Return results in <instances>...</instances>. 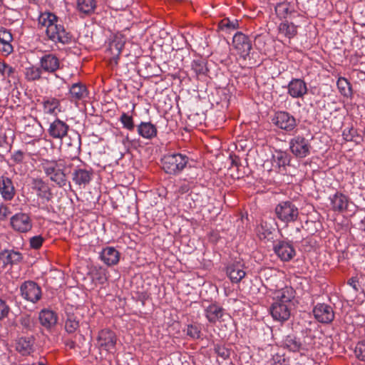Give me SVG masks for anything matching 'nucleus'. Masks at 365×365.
<instances>
[{
	"mask_svg": "<svg viewBox=\"0 0 365 365\" xmlns=\"http://www.w3.org/2000/svg\"><path fill=\"white\" fill-rule=\"evenodd\" d=\"M347 283L351 287H352L356 292H358L359 290V287L360 286H359V280H358V279L356 277H351V278H350L348 280Z\"/></svg>",
	"mask_w": 365,
	"mask_h": 365,
	"instance_id": "nucleus-57",
	"label": "nucleus"
},
{
	"mask_svg": "<svg viewBox=\"0 0 365 365\" xmlns=\"http://www.w3.org/2000/svg\"><path fill=\"white\" fill-rule=\"evenodd\" d=\"M19 322L24 329L31 330L34 327V319L29 314H24L21 317Z\"/></svg>",
	"mask_w": 365,
	"mask_h": 365,
	"instance_id": "nucleus-47",
	"label": "nucleus"
},
{
	"mask_svg": "<svg viewBox=\"0 0 365 365\" xmlns=\"http://www.w3.org/2000/svg\"><path fill=\"white\" fill-rule=\"evenodd\" d=\"M101 259L108 266L118 264L120 259V253L114 247H107L101 253Z\"/></svg>",
	"mask_w": 365,
	"mask_h": 365,
	"instance_id": "nucleus-27",
	"label": "nucleus"
},
{
	"mask_svg": "<svg viewBox=\"0 0 365 365\" xmlns=\"http://www.w3.org/2000/svg\"><path fill=\"white\" fill-rule=\"evenodd\" d=\"M215 352L223 359H227L230 356V350L223 345L215 344L214 346Z\"/></svg>",
	"mask_w": 365,
	"mask_h": 365,
	"instance_id": "nucleus-48",
	"label": "nucleus"
},
{
	"mask_svg": "<svg viewBox=\"0 0 365 365\" xmlns=\"http://www.w3.org/2000/svg\"><path fill=\"white\" fill-rule=\"evenodd\" d=\"M75 136H76V140H75L74 143H68V145H70V146L73 145L78 150H79L80 149V146H81V136L78 134H77V133L75 135Z\"/></svg>",
	"mask_w": 365,
	"mask_h": 365,
	"instance_id": "nucleus-59",
	"label": "nucleus"
},
{
	"mask_svg": "<svg viewBox=\"0 0 365 365\" xmlns=\"http://www.w3.org/2000/svg\"><path fill=\"white\" fill-rule=\"evenodd\" d=\"M93 175L92 168H77L73 172L72 180L79 187H85L90 183Z\"/></svg>",
	"mask_w": 365,
	"mask_h": 365,
	"instance_id": "nucleus-14",
	"label": "nucleus"
},
{
	"mask_svg": "<svg viewBox=\"0 0 365 365\" xmlns=\"http://www.w3.org/2000/svg\"><path fill=\"white\" fill-rule=\"evenodd\" d=\"M227 274L232 283H238L245 277L246 273L239 265L231 264L227 267Z\"/></svg>",
	"mask_w": 365,
	"mask_h": 365,
	"instance_id": "nucleus-36",
	"label": "nucleus"
},
{
	"mask_svg": "<svg viewBox=\"0 0 365 365\" xmlns=\"http://www.w3.org/2000/svg\"><path fill=\"white\" fill-rule=\"evenodd\" d=\"M45 241V238L41 235L34 236L30 238L29 244L30 247L34 250H38Z\"/></svg>",
	"mask_w": 365,
	"mask_h": 365,
	"instance_id": "nucleus-50",
	"label": "nucleus"
},
{
	"mask_svg": "<svg viewBox=\"0 0 365 365\" xmlns=\"http://www.w3.org/2000/svg\"><path fill=\"white\" fill-rule=\"evenodd\" d=\"M274 163L278 167L279 173L285 174L286 166L289 165L290 155L285 152L277 151L276 154L273 155Z\"/></svg>",
	"mask_w": 365,
	"mask_h": 365,
	"instance_id": "nucleus-34",
	"label": "nucleus"
},
{
	"mask_svg": "<svg viewBox=\"0 0 365 365\" xmlns=\"http://www.w3.org/2000/svg\"><path fill=\"white\" fill-rule=\"evenodd\" d=\"M41 166L51 181L55 182L58 187H64L67 183V177L65 173L66 165L63 160H43Z\"/></svg>",
	"mask_w": 365,
	"mask_h": 365,
	"instance_id": "nucleus-2",
	"label": "nucleus"
},
{
	"mask_svg": "<svg viewBox=\"0 0 365 365\" xmlns=\"http://www.w3.org/2000/svg\"><path fill=\"white\" fill-rule=\"evenodd\" d=\"M2 76H4V77H7V78H11L13 79H15L16 78V71H15V68H14L13 67L10 66L9 65L6 64L4 70V72H2Z\"/></svg>",
	"mask_w": 365,
	"mask_h": 365,
	"instance_id": "nucleus-52",
	"label": "nucleus"
},
{
	"mask_svg": "<svg viewBox=\"0 0 365 365\" xmlns=\"http://www.w3.org/2000/svg\"><path fill=\"white\" fill-rule=\"evenodd\" d=\"M288 94L292 98H303L307 93V83L301 78H293L287 86Z\"/></svg>",
	"mask_w": 365,
	"mask_h": 365,
	"instance_id": "nucleus-15",
	"label": "nucleus"
},
{
	"mask_svg": "<svg viewBox=\"0 0 365 365\" xmlns=\"http://www.w3.org/2000/svg\"><path fill=\"white\" fill-rule=\"evenodd\" d=\"M277 217L284 223L295 222L299 217L297 207L290 201L282 202L274 210Z\"/></svg>",
	"mask_w": 365,
	"mask_h": 365,
	"instance_id": "nucleus-4",
	"label": "nucleus"
},
{
	"mask_svg": "<svg viewBox=\"0 0 365 365\" xmlns=\"http://www.w3.org/2000/svg\"><path fill=\"white\" fill-rule=\"evenodd\" d=\"M274 228L267 221L262 220L260 224L257 227L256 232L260 240H270L273 238V232Z\"/></svg>",
	"mask_w": 365,
	"mask_h": 365,
	"instance_id": "nucleus-33",
	"label": "nucleus"
},
{
	"mask_svg": "<svg viewBox=\"0 0 365 365\" xmlns=\"http://www.w3.org/2000/svg\"><path fill=\"white\" fill-rule=\"evenodd\" d=\"M191 67L197 76L200 75L207 76L209 71L205 60L202 58L194 59L192 62Z\"/></svg>",
	"mask_w": 365,
	"mask_h": 365,
	"instance_id": "nucleus-38",
	"label": "nucleus"
},
{
	"mask_svg": "<svg viewBox=\"0 0 365 365\" xmlns=\"http://www.w3.org/2000/svg\"><path fill=\"white\" fill-rule=\"evenodd\" d=\"M205 312V317L212 324H215L217 321L220 320L224 314L223 308L216 304H210Z\"/></svg>",
	"mask_w": 365,
	"mask_h": 365,
	"instance_id": "nucleus-28",
	"label": "nucleus"
},
{
	"mask_svg": "<svg viewBox=\"0 0 365 365\" xmlns=\"http://www.w3.org/2000/svg\"><path fill=\"white\" fill-rule=\"evenodd\" d=\"M340 93L346 98H351L353 95L351 83L344 77H339L336 82Z\"/></svg>",
	"mask_w": 365,
	"mask_h": 365,
	"instance_id": "nucleus-37",
	"label": "nucleus"
},
{
	"mask_svg": "<svg viewBox=\"0 0 365 365\" xmlns=\"http://www.w3.org/2000/svg\"><path fill=\"white\" fill-rule=\"evenodd\" d=\"M10 225L16 232L26 233L32 229L33 222L29 214L18 212L11 217Z\"/></svg>",
	"mask_w": 365,
	"mask_h": 365,
	"instance_id": "nucleus-7",
	"label": "nucleus"
},
{
	"mask_svg": "<svg viewBox=\"0 0 365 365\" xmlns=\"http://www.w3.org/2000/svg\"><path fill=\"white\" fill-rule=\"evenodd\" d=\"M232 46L244 59H246L252 50L251 41L247 36L242 32H237L235 34L232 38Z\"/></svg>",
	"mask_w": 365,
	"mask_h": 365,
	"instance_id": "nucleus-8",
	"label": "nucleus"
},
{
	"mask_svg": "<svg viewBox=\"0 0 365 365\" xmlns=\"http://www.w3.org/2000/svg\"><path fill=\"white\" fill-rule=\"evenodd\" d=\"M356 357L363 361H365V341H359L354 350Z\"/></svg>",
	"mask_w": 365,
	"mask_h": 365,
	"instance_id": "nucleus-49",
	"label": "nucleus"
},
{
	"mask_svg": "<svg viewBox=\"0 0 365 365\" xmlns=\"http://www.w3.org/2000/svg\"><path fill=\"white\" fill-rule=\"evenodd\" d=\"M289 148L297 158H304L310 154L312 145L304 137L297 135L291 139Z\"/></svg>",
	"mask_w": 365,
	"mask_h": 365,
	"instance_id": "nucleus-6",
	"label": "nucleus"
},
{
	"mask_svg": "<svg viewBox=\"0 0 365 365\" xmlns=\"http://www.w3.org/2000/svg\"><path fill=\"white\" fill-rule=\"evenodd\" d=\"M43 104L45 112L53 114L56 109L59 106L60 102L55 98H50L45 100Z\"/></svg>",
	"mask_w": 365,
	"mask_h": 365,
	"instance_id": "nucleus-43",
	"label": "nucleus"
},
{
	"mask_svg": "<svg viewBox=\"0 0 365 365\" xmlns=\"http://www.w3.org/2000/svg\"><path fill=\"white\" fill-rule=\"evenodd\" d=\"M138 134L144 138L152 139L157 135V128L150 122H142L138 125Z\"/></svg>",
	"mask_w": 365,
	"mask_h": 365,
	"instance_id": "nucleus-32",
	"label": "nucleus"
},
{
	"mask_svg": "<svg viewBox=\"0 0 365 365\" xmlns=\"http://www.w3.org/2000/svg\"><path fill=\"white\" fill-rule=\"evenodd\" d=\"M314 318L320 323L329 324L334 319L333 308L327 304H317L313 309Z\"/></svg>",
	"mask_w": 365,
	"mask_h": 365,
	"instance_id": "nucleus-10",
	"label": "nucleus"
},
{
	"mask_svg": "<svg viewBox=\"0 0 365 365\" xmlns=\"http://www.w3.org/2000/svg\"><path fill=\"white\" fill-rule=\"evenodd\" d=\"M24 153L21 150L16 151L12 155V160L16 163H21L24 160Z\"/></svg>",
	"mask_w": 365,
	"mask_h": 365,
	"instance_id": "nucleus-56",
	"label": "nucleus"
},
{
	"mask_svg": "<svg viewBox=\"0 0 365 365\" xmlns=\"http://www.w3.org/2000/svg\"><path fill=\"white\" fill-rule=\"evenodd\" d=\"M275 12L278 17L284 20H292V19L300 16L299 14L291 6L290 3L288 2L277 4L275 6Z\"/></svg>",
	"mask_w": 365,
	"mask_h": 365,
	"instance_id": "nucleus-19",
	"label": "nucleus"
},
{
	"mask_svg": "<svg viewBox=\"0 0 365 365\" xmlns=\"http://www.w3.org/2000/svg\"><path fill=\"white\" fill-rule=\"evenodd\" d=\"M0 193L4 200H11L15 195L16 190L11 179L8 177H0Z\"/></svg>",
	"mask_w": 365,
	"mask_h": 365,
	"instance_id": "nucleus-21",
	"label": "nucleus"
},
{
	"mask_svg": "<svg viewBox=\"0 0 365 365\" xmlns=\"http://www.w3.org/2000/svg\"><path fill=\"white\" fill-rule=\"evenodd\" d=\"M79 327V321L74 314H67L65 329L68 334L74 333Z\"/></svg>",
	"mask_w": 365,
	"mask_h": 365,
	"instance_id": "nucleus-41",
	"label": "nucleus"
},
{
	"mask_svg": "<svg viewBox=\"0 0 365 365\" xmlns=\"http://www.w3.org/2000/svg\"><path fill=\"white\" fill-rule=\"evenodd\" d=\"M34 188L38 191V196L41 198L50 201L52 198V193L48 185L42 179L37 178L33 180Z\"/></svg>",
	"mask_w": 365,
	"mask_h": 365,
	"instance_id": "nucleus-29",
	"label": "nucleus"
},
{
	"mask_svg": "<svg viewBox=\"0 0 365 365\" xmlns=\"http://www.w3.org/2000/svg\"><path fill=\"white\" fill-rule=\"evenodd\" d=\"M25 76L29 81L39 80L41 77V68L34 66L26 68L25 71Z\"/></svg>",
	"mask_w": 365,
	"mask_h": 365,
	"instance_id": "nucleus-42",
	"label": "nucleus"
},
{
	"mask_svg": "<svg viewBox=\"0 0 365 365\" xmlns=\"http://www.w3.org/2000/svg\"><path fill=\"white\" fill-rule=\"evenodd\" d=\"M38 365H46L44 363H43L42 361H39L38 363Z\"/></svg>",
	"mask_w": 365,
	"mask_h": 365,
	"instance_id": "nucleus-64",
	"label": "nucleus"
},
{
	"mask_svg": "<svg viewBox=\"0 0 365 365\" xmlns=\"http://www.w3.org/2000/svg\"><path fill=\"white\" fill-rule=\"evenodd\" d=\"M230 158L231 160L232 166H235L238 169L241 165L240 158L236 155H230Z\"/></svg>",
	"mask_w": 365,
	"mask_h": 365,
	"instance_id": "nucleus-58",
	"label": "nucleus"
},
{
	"mask_svg": "<svg viewBox=\"0 0 365 365\" xmlns=\"http://www.w3.org/2000/svg\"><path fill=\"white\" fill-rule=\"evenodd\" d=\"M124 47V41L119 38H115L109 43L108 52L115 58H118L123 48Z\"/></svg>",
	"mask_w": 365,
	"mask_h": 365,
	"instance_id": "nucleus-39",
	"label": "nucleus"
},
{
	"mask_svg": "<svg viewBox=\"0 0 365 365\" xmlns=\"http://www.w3.org/2000/svg\"><path fill=\"white\" fill-rule=\"evenodd\" d=\"M270 313L274 320L285 322L291 314V305L275 302L270 307Z\"/></svg>",
	"mask_w": 365,
	"mask_h": 365,
	"instance_id": "nucleus-13",
	"label": "nucleus"
},
{
	"mask_svg": "<svg viewBox=\"0 0 365 365\" xmlns=\"http://www.w3.org/2000/svg\"><path fill=\"white\" fill-rule=\"evenodd\" d=\"M13 36L11 32L4 28L0 27V51L4 55L8 56L13 52L11 41Z\"/></svg>",
	"mask_w": 365,
	"mask_h": 365,
	"instance_id": "nucleus-22",
	"label": "nucleus"
},
{
	"mask_svg": "<svg viewBox=\"0 0 365 365\" xmlns=\"http://www.w3.org/2000/svg\"><path fill=\"white\" fill-rule=\"evenodd\" d=\"M273 249L274 253L283 262L290 261L296 255L292 245L285 241H278Z\"/></svg>",
	"mask_w": 365,
	"mask_h": 365,
	"instance_id": "nucleus-12",
	"label": "nucleus"
},
{
	"mask_svg": "<svg viewBox=\"0 0 365 365\" xmlns=\"http://www.w3.org/2000/svg\"><path fill=\"white\" fill-rule=\"evenodd\" d=\"M116 343L117 336L112 330L104 329L98 332L97 346L101 351L114 354L116 350Z\"/></svg>",
	"mask_w": 365,
	"mask_h": 365,
	"instance_id": "nucleus-5",
	"label": "nucleus"
},
{
	"mask_svg": "<svg viewBox=\"0 0 365 365\" xmlns=\"http://www.w3.org/2000/svg\"><path fill=\"white\" fill-rule=\"evenodd\" d=\"M34 336H21L16 341V350L22 356H29L34 351Z\"/></svg>",
	"mask_w": 365,
	"mask_h": 365,
	"instance_id": "nucleus-18",
	"label": "nucleus"
},
{
	"mask_svg": "<svg viewBox=\"0 0 365 365\" xmlns=\"http://www.w3.org/2000/svg\"><path fill=\"white\" fill-rule=\"evenodd\" d=\"M300 232L301 228L297 227L289 234V236L292 237V241L294 240L296 242H301L303 241L304 237L302 235H299Z\"/></svg>",
	"mask_w": 365,
	"mask_h": 365,
	"instance_id": "nucleus-54",
	"label": "nucleus"
},
{
	"mask_svg": "<svg viewBox=\"0 0 365 365\" xmlns=\"http://www.w3.org/2000/svg\"><path fill=\"white\" fill-rule=\"evenodd\" d=\"M38 24L46 28V33L50 40L63 44L71 42L73 36L58 23V19L55 14L50 12L41 14L38 17Z\"/></svg>",
	"mask_w": 365,
	"mask_h": 365,
	"instance_id": "nucleus-1",
	"label": "nucleus"
},
{
	"mask_svg": "<svg viewBox=\"0 0 365 365\" xmlns=\"http://www.w3.org/2000/svg\"><path fill=\"white\" fill-rule=\"evenodd\" d=\"M10 312L9 307L6 302L0 299V320L6 318Z\"/></svg>",
	"mask_w": 365,
	"mask_h": 365,
	"instance_id": "nucleus-51",
	"label": "nucleus"
},
{
	"mask_svg": "<svg viewBox=\"0 0 365 365\" xmlns=\"http://www.w3.org/2000/svg\"><path fill=\"white\" fill-rule=\"evenodd\" d=\"M295 297V291L292 287H285L275 292L277 302L292 304V300Z\"/></svg>",
	"mask_w": 365,
	"mask_h": 365,
	"instance_id": "nucleus-30",
	"label": "nucleus"
},
{
	"mask_svg": "<svg viewBox=\"0 0 365 365\" xmlns=\"http://www.w3.org/2000/svg\"><path fill=\"white\" fill-rule=\"evenodd\" d=\"M69 95L71 101L78 102L85 99L88 95V91L85 84L78 82L70 87Z\"/></svg>",
	"mask_w": 365,
	"mask_h": 365,
	"instance_id": "nucleus-24",
	"label": "nucleus"
},
{
	"mask_svg": "<svg viewBox=\"0 0 365 365\" xmlns=\"http://www.w3.org/2000/svg\"><path fill=\"white\" fill-rule=\"evenodd\" d=\"M69 130V125L60 119H56L50 124L48 133L51 137L56 139H63Z\"/></svg>",
	"mask_w": 365,
	"mask_h": 365,
	"instance_id": "nucleus-16",
	"label": "nucleus"
},
{
	"mask_svg": "<svg viewBox=\"0 0 365 365\" xmlns=\"http://www.w3.org/2000/svg\"><path fill=\"white\" fill-rule=\"evenodd\" d=\"M6 63L0 61V73H2V72H4V70L6 67Z\"/></svg>",
	"mask_w": 365,
	"mask_h": 365,
	"instance_id": "nucleus-60",
	"label": "nucleus"
},
{
	"mask_svg": "<svg viewBox=\"0 0 365 365\" xmlns=\"http://www.w3.org/2000/svg\"><path fill=\"white\" fill-rule=\"evenodd\" d=\"M4 5V0H0V6Z\"/></svg>",
	"mask_w": 365,
	"mask_h": 365,
	"instance_id": "nucleus-63",
	"label": "nucleus"
},
{
	"mask_svg": "<svg viewBox=\"0 0 365 365\" xmlns=\"http://www.w3.org/2000/svg\"><path fill=\"white\" fill-rule=\"evenodd\" d=\"M272 365H287V361L283 356L275 355L273 356Z\"/></svg>",
	"mask_w": 365,
	"mask_h": 365,
	"instance_id": "nucleus-55",
	"label": "nucleus"
},
{
	"mask_svg": "<svg viewBox=\"0 0 365 365\" xmlns=\"http://www.w3.org/2000/svg\"><path fill=\"white\" fill-rule=\"evenodd\" d=\"M23 259L21 253L14 250H4L0 253V264L4 267L10 264H16Z\"/></svg>",
	"mask_w": 365,
	"mask_h": 365,
	"instance_id": "nucleus-25",
	"label": "nucleus"
},
{
	"mask_svg": "<svg viewBox=\"0 0 365 365\" xmlns=\"http://www.w3.org/2000/svg\"><path fill=\"white\" fill-rule=\"evenodd\" d=\"M187 335L193 339H200L201 328L198 324H189L187 328Z\"/></svg>",
	"mask_w": 365,
	"mask_h": 365,
	"instance_id": "nucleus-46",
	"label": "nucleus"
},
{
	"mask_svg": "<svg viewBox=\"0 0 365 365\" xmlns=\"http://www.w3.org/2000/svg\"><path fill=\"white\" fill-rule=\"evenodd\" d=\"M120 121L123 124V128L130 131L133 130L135 124L132 116L128 115L125 113H123L120 118Z\"/></svg>",
	"mask_w": 365,
	"mask_h": 365,
	"instance_id": "nucleus-45",
	"label": "nucleus"
},
{
	"mask_svg": "<svg viewBox=\"0 0 365 365\" xmlns=\"http://www.w3.org/2000/svg\"><path fill=\"white\" fill-rule=\"evenodd\" d=\"M41 324L47 329L53 327L58 322V315L53 310L43 309L38 314Z\"/></svg>",
	"mask_w": 365,
	"mask_h": 365,
	"instance_id": "nucleus-23",
	"label": "nucleus"
},
{
	"mask_svg": "<svg viewBox=\"0 0 365 365\" xmlns=\"http://www.w3.org/2000/svg\"><path fill=\"white\" fill-rule=\"evenodd\" d=\"M188 158L180 153L168 154L161 159L163 170L170 175H178L186 166Z\"/></svg>",
	"mask_w": 365,
	"mask_h": 365,
	"instance_id": "nucleus-3",
	"label": "nucleus"
},
{
	"mask_svg": "<svg viewBox=\"0 0 365 365\" xmlns=\"http://www.w3.org/2000/svg\"><path fill=\"white\" fill-rule=\"evenodd\" d=\"M40 66L44 71L53 73L60 68V60L55 54L46 53L41 58Z\"/></svg>",
	"mask_w": 365,
	"mask_h": 365,
	"instance_id": "nucleus-17",
	"label": "nucleus"
},
{
	"mask_svg": "<svg viewBox=\"0 0 365 365\" xmlns=\"http://www.w3.org/2000/svg\"><path fill=\"white\" fill-rule=\"evenodd\" d=\"M349 205V198L342 193H336L331 198V207L334 211L340 212L347 210Z\"/></svg>",
	"mask_w": 365,
	"mask_h": 365,
	"instance_id": "nucleus-31",
	"label": "nucleus"
},
{
	"mask_svg": "<svg viewBox=\"0 0 365 365\" xmlns=\"http://www.w3.org/2000/svg\"><path fill=\"white\" fill-rule=\"evenodd\" d=\"M360 227L361 230L365 231V217L360 222Z\"/></svg>",
	"mask_w": 365,
	"mask_h": 365,
	"instance_id": "nucleus-61",
	"label": "nucleus"
},
{
	"mask_svg": "<svg viewBox=\"0 0 365 365\" xmlns=\"http://www.w3.org/2000/svg\"><path fill=\"white\" fill-rule=\"evenodd\" d=\"M96 6V0H77L76 9L81 14L91 15L95 12Z\"/></svg>",
	"mask_w": 365,
	"mask_h": 365,
	"instance_id": "nucleus-35",
	"label": "nucleus"
},
{
	"mask_svg": "<svg viewBox=\"0 0 365 365\" xmlns=\"http://www.w3.org/2000/svg\"><path fill=\"white\" fill-rule=\"evenodd\" d=\"M273 123L279 128L286 131H292L297 126L294 117L285 111H278L275 113Z\"/></svg>",
	"mask_w": 365,
	"mask_h": 365,
	"instance_id": "nucleus-11",
	"label": "nucleus"
},
{
	"mask_svg": "<svg viewBox=\"0 0 365 365\" xmlns=\"http://www.w3.org/2000/svg\"><path fill=\"white\" fill-rule=\"evenodd\" d=\"M21 296L33 303L38 302L41 297V287L33 281L23 283L20 287Z\"/></svg>",
	"mask_w": 365,
	"mask_h": 365,
	"instance_id": "nucleus-9",
	"label": "nucleus"
},
{
	"mask_svg": "<svg viewBox=\"0 0 365 365\" xmlns=\"http://www.w3.org/2000/svg\"><path fill=\"white\" fill-rule=\"evenodd\" d=\"M219 27L222 29L235 30L239 28V21L237 19H230L225 18L219 23Z\"/></svg>",
	"mask_w": 365,
	"mask_h": 365,
	"instance_id": "nucleus-44",
	"label": "nucleus"
},
{
	"mask_svg": "<svg viewBox=\"0 0 365 365\" xmlns=\"http://www.w3.org/2000/svg\"><path fill=\"white\" fill-rule=\"evenodd\" d=\"M282 346L290 351H298L302 354L308 350L307 347H306V346L300 341V339L294 335H287L285 336L282 341Z\"/></svg>",
	"mask_w": 365,
	"mask_h": 365,
	"instance_id": "nucleus-20",
	"label": "nucleus"
},
{
	"mask_svg": "<svg viewBox=\"0 0 365 365\" xmlns=\"http://www.w3.org/2000/svg\"><path fill=\"white\" fill-rule=\"evenodd\" d=\"M11 213L10 208L6 205L1 204L0 205V220H4Z\"/></svg>",
	"mask_w": 365,
	"mask_h": 365,
	"instance_id": "nucleus-53",
	"label": "nucleus"
},
{
	"mask_svg": "<svg viewBox=\"0 0 365 365\" xmlns=\"http://www.w3.org/2000/svg\"><path fill=\"white\" fill-rule=\"evenodd\" d=\"M298 26H299L292 21L289 19L284 20L278 26L279 34L291 39L297 34Z\"/></svg>",
	"mask_w": 365,
	"mask_h": 365,
	"instance_id": "nucleus-26",
	"label": "nucleus"
},
{
	"mask_svg": "<svg viewBox=\"0 0 365 365\" xmlns=\"http://www.w3.org/2000/svg\"><path fill=\"white\" fill-rule=\"evenodd\" d=\"M91 277L96 283L103 284L107 281L106 271L102 268L94 267L89 272Z\"/></svg>",
	"mask_w": 365,
	"mask_h": 365,
	"instance_id": "nucleus-40",
	"label": "nucleus"
},
{
	"mask_svg": "<svg viewBox=\"0 0 365 365\" xmlns=\"http://www.w3.org/2000/svg\"><path fill=\"white\" fill-rule=\"evenodd\" d=\"M343 135L344 136V138L346 140H351V138L349 139V136L348 135H346L345 133H343Z\"/></svg>",
	"mask_w": 365,
	"mask_h": 365,
	"instance_id": "nucleus-62",
	"label": "nucleus"
}]
</instances>
